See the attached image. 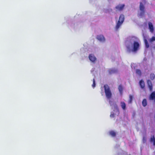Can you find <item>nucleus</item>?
Returning a JSON list of instances; mask_svg holds the SVG:
<instances>
[{
    "label": "nucleus",
    "instance_id": "9b49d317",
    "mask_svg": "<svg viewBox=\"0 0 155 155\" xmlns=\"http://www.w3.org/2000/svg\"><path fill=\"white\" fill-rule=\"evenodd\" d=\"M108 71L110 74L117 73L118 72L117 70L115 69H109Z\"/></svg>",
    "mask_w": 155,
    "mask_h": 155
},
{
    "label": "nucleus",
    "instance_id": "5701e85b",
    "mask_svg": "<svg viewBox=\"0 0 155 155\" xmlns=\"http://www.w3.org/2000/svg\"><path fill=\"white\" fill-rule=\"evenodd\" d=\"M93 83L92 85V86L93 88H94L95 87V85H96L95 80L94 78L93 79Z\"/></svg>",
    "mask_w": 155,
    "mask_h": 155
},
{
    "label": "nucleus",
    "instance_id": "0eeeda50",
    "mask_svg": "<svg viewBox=\"0 0 155 155\" xmlns=\"http://www.w3.org/2000/svg\"><path fill=\"white\" fill-rule=\"evenodd\" d=\"M147 83L150 91H152L153 90V85L152 82L150 80H148L147 81Z\"/></svg>",
    "mask_w": 155,
    "mask_h": 155
},
{
    "label": "nucleus",
    "instance_id": "4468645a",
    "mask_svg": "<svg viewBox=\"0 0 155 155\" xmlns=\"http://www.w3.org/2000/svg\"><path fill=\"white\" fill-rule=\"evenodd\" d=\"M121 106L123 110H125L126 108V105L125 103L124 102H120Z\"/></svg>",
    "mask_w": 155,
    "mask_h": 155
},
{
    "label": "nucleus",
    "instance_id": "2eb2a0df",
    "mask_svg": "<svg viewBox=\"0 0 155 155\" xmlns=\"http://www.w3.org/2000/svg\"><path fill=\"white\" fill-rule=\"evenodd\" d=\"M118 88L120 93L122 94L123 91V87L121 85H119Z\"/></svg>",
    "mask_w": 155,
    "mask_h": 155
},
{
    "label": "nucleus",
    "instance_id": "aec40b11",
    "mask_svg": "<svg viewBox=\"0 0 155 155\" xmlns=\"http://www.w3.org/2000/svg\"><path fill=\"white\" fill-rule=\"evenodd\" d=\"M133 98V95H129V103H132Z\"/></svg>",
    "mask_w": 155,
    "mask_h": 155
},
{
    "label": "nucleus",
    "instance_id": "393cba45",
    "mask_svg": "<svg viewBox=\"0 0 155 155\" xmlns=\"http://www.w3.org/2000/svg\"><path fill=\"white\" fill-rule=\"evenodd\" d=\"M110 117H114V113L111 114L110 115Z\"/></svg>",
    "mask_w": 155,
    "mask_h": 155
},
{
    "label": "nucleus",
    "instance_id": "9d476101",
    "mask_svg": "<svg viewBox=\"0 0 155 155\" xmlns=\"http://www.w3.org/2000/svg\"><path fill=\"white\" fill-rule=\"evenodd\" d=\"M149 28L150 32L153 33L154 31V27L152 23L150 22H148Z\"/></svg>",
    "mask_w": 155,
    "mask_h": 155
},
{
    "label": "nucleus",
    "instance_id": "f3484780",
    "mask_svg": "<svg viewBox=\"0 0 155 155\" xmlns=\"http://www.w3.org/2000/svg\"><path fill=\"white\" fill-rule=\"evenodd\" d=\"M150 141L151 143H153L154 146L155 145V138L153 136L151 137Z\"/></svg>",
    "mask_w": 155,
    "mask_h": 155
},
{
    "label": "nucleus",
    "instance_id": "f257e3e1",
    "mask_svg": "<svg viewBox=\"0 0 155 155\" xmlns=\"http://www.w3.org/2000/svg\"><path fill=\"white\" fill-rule=\"evenodd\" d=\"M104 92L106 98L110 99L111 98L112 94L110 89L107 84L104 85Z\"/></svg>",
    "mask_w": 155,
    "mask_h": 155
},
{
    "label": "nucleus",
    "instance_id": "bb28decb",
    "mask_svg": "<svg viewBox=\"0 0 155 155\" xmlns=\"http://www.w3.org/2000/svg\"><path fill=\"white\" fill-rule=\"evenodd\" d=\"M130 155V154H127V155Z\"/></svg>",
    "mask_w": 155,
    "mask_h": 155
},
{
    "label": "nucleus",
    "instance_id": "f8f14e48",
    "mask_svg": "<svg viewBox=\"0 0 155 155\" xmlns=\"http://www.w3.org/2000/svg\"><path fill=\"white\" fill-rule=\"evenodd\" d=\"M89 58L90 60L92 62L95 61L96 59V57L92 54H90L89 55Z\"/></svg>",
    "mask_w": 155,
    "mask_h": 155
},
{
    "label": "nucleus",
    "instance_id": "39448f33",
    "mask_svg": "<svg viewBox=\"0 0 155 155\" xmlns=\"http://www.w3.org/2000/svg\"><path fill=\"white\" fill-rule=\"evenodd\" d=\"M149 99L150 100L153 101L155 103V91L151 93L149 97Z\"/></svg>",
    "mask_w": 155,
    "mask_h": 155
},
{
    "label": "nucleus",
    "instance_id": "f03ea898",
    "mask_svg": "<svg viewBox=\"0 0 155 155\" xmlns=\"http://www.w3.org/2000/svg\"><path fill=\"white\" fill-rule=\"evenodd\" d=\"M124 20V17L123 15H121L119 17V20L117 23L115 28L116 30H117L123 24Z\"/></svg>",
    "mask_w": 155,
    "mask_h": 155
},
{
    "label": "nucleus",
    "instance_id": "7ed1b4c3",
    "mask_svg": "<svg viewBox=\"0 0 155 155\" xmlns=\"http://www.w3.org/2000/svg\"><path fill=\"white\" fill-rule=\"evenodd\" d=\"M144 9L145 8L142 2H140V9L141 12L140 13V15L141 16H143L144 15L145 13Z\"/></svg>",
    "mask_w": 155,
    "mask_h": 155
},
{
    "label": "nucleus",
    "instance_id": "4be33fe9",
    "mask_svg": "<svg viewBox=\"0 0 155 155\" xmlns=\"http://www.w3.org/2000/svg\"><path fill=\"white\" fill-rule=\"evenodd\" d=\"M154 41H155V37L154 36L152 37L149 40L150 43H151Z\"/></svg>",
    "mask_w": 155,
    "mask_h": 155
},
{
    "label": "nucleus",
    "instance_id": "dca6fc26",
    "mask_svg": "<svg viewBox=\"0 0 155 155\" xmlns=\"http://www.w3.org/2000/svg\"><path fill=\"white\" fill-rule=\"evenodd\" d=\"M142 104L143 107H145L147 105V101L146 99H144L142 101Z\"/></svg>",
    "mask_w": 155,
    "mask_h": 155
},
{
    "label": "nucleus",
    "instance_id": "423d86ee",
    "mask_svg": "<svg viewBox=\"0 0 155 155\" xmlns=\"http://www.w3.org/2000/svg\"><path fill=\"white\" fill-rule=\"evenodd\" d=\"M125 6L124 4L119 5L116 6V9L118 11H121L123 10Z\"/></svg>",
    "mask_w": 155,
    "mask_h": 155
},
{
    "label": "nucleus",
    "instance_id": "a878e982",
    "mask_svg": "<svg viewBox=\"0 0 155 155\" xmlns=\"http://www.w3.org/2000/svg\"><path fill=\"white\" fill-rule=\"evenodd\" d=\"M117 110H118V112H119V110H118V108H117Z\"/></svg>",
    "mask_w": 155,
    "mask_h": 155
},
{
    "label": "nucleus",
    "instance_id": "b1692460",
    "mask_svg": "<svg viewBox=\"0 0 155 155\" xmlns=\"http://www.w3.org/2000/svg\"><path fill=\"white\" fill-rule=\"evenodd\" d=\"M127 49L129 50V51H130V47L129 46H127Z\"/></svg>",
    "mask_w": 155,
    "mask_h": 155
},
{
    "label": "nucleus",
    "instance_id": "a211bd4d",
    "mask_svg": "<svg viewBox=\"0 0 155 155\" xmlns=\"http://www.w3.org/2000/svg\"><path fill=\"white\" fill-rule=\"evenodd\" d=\"M150 78L151 80H153L155 78V75L154 73H151L150 75Z\"/></svg>",
    "mask_w": 155,
    "mask_h": 155
},
{
    "label": "nucleus",
    "instance_id": "6ab92c4d",
    "mask_svg": "<svg viewBox=\"0 0 155 155\" xmlns=\"http://www.w3.org/2000/svg\"><path fill=\"white\" fill-rule=\"evenodd\" d=\"M110 134L113 137H114L116 136V133L113 131H111L110 132Z\"/></svg>",
    "mask_w": 155,
    "mask_h": 155
},
{
    "label": "nucleus",
    "instance_id": "6e6552de",
    "mask_svg": "<svg viewBox=\"0 0 155 155\" xmlns=\"http://www.w3.org/2000/svg\"><path fill=\"white\" fill-rule=\"evenodd\" d=\"M97 39L101 42H104L105 41V39L102 35H98L97 36Z\"/></svg>",
    "mask_w": 155,
    "mask_h": 155
},
{
    "label": "nucleus",
    "instance_id": "20e7f679",
    "mask_svg": "<svg viewBox=\"0 0 155 155\" xmlns=\"http://www.w3.org/2000/svg\"><path fill=\"white\" fill-rule=\"evenodd\" d=\"M139 43L136 41H134L133 43V51H137L139 47Z\"/></svg>",
    "mask_w": 155,
    "mask_h": 155
},
{
    "label": "nucleus",
    "instance_id": "412c9836",
    "mask_svg": "<svg viewBox=\"0 0 155 155\" xmlns=\"http://www.w3.org/2000/svg\"><path fill=\"white\" fill-rule=\"evenodd\" d=\"M136 73L139 75L140 76H141V71L138 69H137L136 70Z\"/></svg>",
    "mask_w": 155,
    "mask_h": 155
},
{
    "label": "nucleus",
    "instance_id": "1a4fd4ad",
    "mask_svg": "<svg viewBox=\"0 0 155 155\" xmlns=\"http://www.w3.org/2000/svg\"><path fill=\"white\" fill-rule=\"evenodd\" d=\"M143 35L146 47L147 48H148L149 47V45L147 39V37L144 35V34H143Z\"/></svg>",
    "mask_w": 155,
    "mask_h": 155
},
{
    "label": "nucleus",
    "instance_id": "ddd939ff",
    "mask_svg": "<svg viewBox=\"0 0 155 155\" xmlns=\"http://www.w3.org/2000/svg\"><path fill=\"white\" fill-rule=\"evenodd\" d=\"M139 84L142 88H143L145 87V84L143 80H141L140 81Z\"/></svg>",
    "mask_w": 155,
    "mask_h": 155
}]
</instances>
